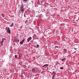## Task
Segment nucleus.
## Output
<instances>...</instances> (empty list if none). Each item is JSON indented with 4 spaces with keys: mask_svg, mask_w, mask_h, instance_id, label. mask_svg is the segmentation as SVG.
<instances>
[{
    "mask_svg": "<svg viewBox=\"0 0 79 79\" xmlns=\"http://www.w3.org/2000/svg\"><path fill=\"white\" fill-rule=\"evenodd\" d=\"M5 30L9 34H11V30H10V28H9V27H6Z\"/></svg>",
    "mask_w": 79,
    "mask_h": 79,
    "instance_id": "nucleus-1",
    "label": "nucleus"
},
{
    "mask_svg": "<svg viewBox=\"0 0 79 79\" xmlns=\"http://www.w3.org/2000/svg\"><path fill=\"white\" fill-rule=\"evenodd\" d=\"M24 40H25V39L23 40L22 41H20V44H21V45H23V43L24 42Z\"/></svg>",
    "mask_w": 79,
    "mask_h": 79,
    "instance_id": "nucleus-2",
    "label": "nucleus"
},
{
    "mask_svg": "<svg viewBox=\"0 0 79 79\" xmlns=\"http://www.w3.org/2000/svg\"><path fill=\"white\" fill-rule=\"evenodd\" d=\"M19 40L18 39H15L14 42H19Z\"/></svg>",
    "mask_w": 79,
    "mask_h": 79,
    "instance_id": "nucleus-3",
    "label": "nucleus"
},
{
    "mask_svg": "<svg viewBox=\"0 0 79 79\" xmlns=\"http://www.w3.org/2000/svg\"><path fill=\"white\" fill-rule=\"evenodd\" d=\"M31 39H32V37H30L28 38L27 39V42H29V41H30V40H31Z\"/></svg>",
    "mask_w": 79,
    "mask_h": 79,
    "instance_id": "nucleus-4",
    "label": "nucleus"
},
{
    "mask_svg": "<svg viewBox=\"0 0 79 79\" xmlns=\"http://www.w3.org/2000/svg\"><path fill=\"white\" fill-rule=\"evenodd\" d=\"M32 71L33 73H35V68H33L32 69Z\"/></svg>",
    "mask_w": 79,
    "mask_h": 79,
    "instance_id": "nucleus-5",
    "label": "nucleus"
},
{
    "mask_svg": "<svg viewBox=\"0 0 79 79\" xmlns=\"http://www.w3.org/2000/svg\"><path fill=\"white\" fill-rule=\"evenodd\" d=\"M20 10L21 11H24V7L23 8H20Z\"/></svg>",
    "mask_w": 79,
    "mask_h": 79,
    "instance_id": "nucleus-6",
    "label": "nucleus"
},
{
    "mask_svg": "<svg viewBox=\"0 0 79 79\" xmlns=\"http://www.w3.org/2000/svg\"><path fill=\"white\" fill-rule=\"evenodd\" d=\"M20 8H24V6L22 4L20 6Z\"/></svg>",
    "mask_w": 79,
    "mask_h": 79,
    "instance_id": "nucleus-7",
    "label": "nucleus"
},
{
    "mask_svg": "<svg viewBox=\"0 0 79 79\" xmlns=\"http://www.w3.org/2000/svg\"><path fill=\"white\" fill-rule=\"evenodd\" d=\"M4 40H6V39H5V38H2V41L4 42Z\"/></svg>",
    "mask_w": 79,
    "mask_h": 79,
    "instance_id": "nucleus-8",
    "label": "nucleus"
},
{
    "mask_svg": "<svg viewBox=\"0 0 79 79\" xmlns=\"http://www.w3.org/2000/svg\"><path fill=\"white\" fill-rule=\"evenodd\" d=\"M28 22L27 21V20H26L25 21V24H26L27 25V24H27V23Z\"/></svg>",
    "mask_w": 79,
    "mask_h": 79,
    "instance_id": "nucleus-9",
    "label": "nucleus"
},
{
    "mask_svg": "<svg viewBox=\"0 0 79 79\" xmlns=\"http://www.w3.org/2000/svg\"><path fill=\"white\" fill-rule=\"evenodd\" d=\"M3 42H2V41H0V44H1V45L2 46H3Z\"/></svg>",
    "mask_w": 79,
    "mask_h": 79,
    "instance_id": "nucleus-10",
    "label": "nucleus"
},
{
    "mask_svg": "<svg viewBox=\"0 0 79 79\" xmlns=\"http://www.w3.org/2000/svg\"><path fill=\"white\" fill-rule=\"evenodd\" d=\"M60 60H61V61H65V60H66V58H64L63 59Z\"/></svg>",
    "mask_w": 79,
    "mask_h": 79,
    "instance_id": "nucleus-11",
    "label": "nucleus"
},
{
    "mask_svg": "<svg viewBox=\"0 0 79 79\" xmlns=\"http://www.w3.org/2000/svg\"><path fill=\"white\" fill-rule=\"evenodd\" d=\"M14 26V24H13V23H12V24L10 25V27H13Z\"/></svg>",
    "mask_w": 79,
    "mask_h": 79,
    "instance_id": "nucleus-12",
    "label": "nucleus"
},
{
    "mask_svg": "<svg viewBox=\"0 0 79 79\" xmlns=\"http://www.w3.org/2000/svg\"><path fill=\"white\" fill-rule=\"evenodd\" d=\"M48 66V64H45L44 65V66Z\"/></svg>",
    "mask_w": 79,
    "mask_h": 79,
    "instance_id": "nucleus-13",
    "label": "nucleus"
},
{
    "mask_svg": "<svg viewBox=\"0 0 79 79\" xmlns=\"http://www.w3.org/2000/svg\"><path fill=\"white\" fill-rule=\"evenodd\" d=\"M2 16V17H4L5 16V15H4V14H1Z\"/></svg>",
    "mask_w": 79,
    "mask_h": 79,
    "instance_id": "nucleus-14",
    "label": "nucleus"
},
{
    "mask_svg": "<svg viewBox=\"0 0 79 79\" xmlns=\"http://www.w3.org/2000/svg\"><path fill=\"white\" fill-rule=\"evenodd\" d=\"M55 74H56V73H55L54 74H53V76H52V78H54V76H55Z\"/></svg>",
    "mask_w": 79,
    "mask_h": 79,
    "instance_id": "nucleus-15",
    "label": "nucleus"
},
{
    "mask_svg": "<svg viewBox=\"0 0 79 79\" xmlns=\"http://www.w3.org/2000/svg\"><path fill=\"white\" fill-rule=\"evenodd\" d=\"M15 58H18V56H17V55H15Z\"/></svg>",
    "mask_w": 79,
    "mask_h": 79,
    "instance_id": "nucleus-16",
    "label": "nucleus"
},
{
    "mask_svg": "<svg viewBox=\"0 0 79 79\" xmlns=\"http://www.w3.org/2000/svg\"><path fill=\"white\" fill-rule=\"evenodd\" d=\"M23 2H27V0H23Z\"/></svg>",
    "mask_w": 79,
    "mask_h": 79,
    "instance_id": "nucleus-17",
    "label": "nucleus"
},
{
    "mask_svg": "<svg viewBox=\"0 0 79 79\" xmlns=\"http://www.w3.org/2000/svg\"><path fill=\"white\" fill-rule=\"evenodd\" d=\"M60 69H64V68H63V67H60Z\"/></svg>",
    "mask_w": 79,
    "mask_h": 79,
    "instance_id": "nucleus-18",
    "label": "nucleus"
},
{
    "mask_svg": "<svg viewBox=\"0 0 79 79\" xmlns=\"http://www.w3.org/2000/svg\"><path fill=\"white\" fill-rule=\"evenodd\" d=\"M37 47H36V48H38V47H39V44H37Z\"/></svg>",
    "mask_w": 79,
    "mask_h": 79,
    "instance_id": "nucleus-19",
    "label": "nucleus"
},
{
    "mask_svg": "<svg viewBox=\"0 0 79 79\" xmlns=\"http://www.w3.org/2000/svg\"><path fill=\"white\" fill-rule=\"evenodd\" d=\"M55 48H58V46H55Z\"/></svg>",
    "mask_w": 79,
    "mask_h": 79,
    "instance_id": "nucleus-20",
    "label": "nucleus"
},
{
    "mask_svg": "<svg viewBox=\"0 0 79 79\" xmlns=\"http://www.w3.org/2000/svg\"><path fill=\"white\" fill-rule=\"evenodd\" d=\"M24 17H26V16L25 15V14H24Z\"/></svg>",
    "mask_w": 79,
    "mask_h": 79,
    "instance_id": "nucleus-21",
    "label": "nucleus"
},
{
    "mask_svg": "<svg viewBox=\"0 0 79 79\" xmlns=\"http://www.w3.org/2000/svg\"><path fill=\"white\" fill-rule=\"evenodd\" d=\"M44 66H44V65L43 66H42L43 68H44Z\"/></svg>",
    "mask_w": 79,
    "mask_h": 79,
    "instance_id": "nucleus-22",
    "label": "nucleus"
},
{
    "mask_svg": "<svg viewBox=\"0 0 79 79\" xmlns=\"http://www.w3.org/2000/svg\"><path fill=\"white\" fill-rule=\"evenodd\" d=\"M77 48H74V49H75V50H76V49H77Z\"/></svg>",
    "mask_w": 79,
    "mask_h": 79,
    "instance_id": "nucleus-23",
    "label": "nucleus"
},
{
    "mask_svg": "<svg viewBox=\"0 0 79 79\" xmlns=\"http://www.w3.org/2000/svg\"><path fill=\"white\" fill-rule=\"evenodd\" d=\"M53 73H55V71H54V72H53Z\"/></svg>",
    "mask_w": 79,
    "mask_h": 79,
    "instance_id": "nucleus-24",
    "label": "nucleus"
},
{
    "mask_svg": "<svg viewBox=\"0 0 79 79\" xmlns=\"http://www.w3.org/2000/svg\"><path fill=\"white\" fill-rule=\"evenodd\" d=\"M22 13H23V11H22Z\"/></svg>",
    "mask_w": 79,
    "mask_h": 79,
    "instance_id": "nucleus-25",
    "label": "nucleus"
},
{
    "mask_svg": "<svg viewBox=\"0 0 79 79\" xmlns=\"http://www.w3.org/2000/svg\"><path fill=\"white\" fill-rule=\"evenodd\" d=\"M52 79H54V78H52Z\"/></svg>",
    "mask_w": 79,
    "mask_h": 79,
    "instance_id": "nucleus-26",
    "label": "nucleus"
}]
</instances>
